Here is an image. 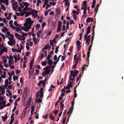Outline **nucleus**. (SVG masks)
I'll return each instance as SVG.
<instances>
[{"instance_id":"obj_1","label":"nucleus","mask_w":124,"mask_h":124,"mask_svg":"<svg viewBox=\"0 0 124 124\" xmlns=\"http://www.w3.org/2000/svg\"><path fill=\"white\" fill-rule=\"evenodd\" d=\"M33 22V21H31V18H27L26 20L25 23L24 24L25 27H22L21 29L19 30V31L18 32L21 33L22 34V33L23 32L21 31L23 29L25 31H28L30 29L31 26Z\"/></svg>"},{"instance_id":"obj_2","label":"nucleus","mask_w":124,"mask_h":124,"mask_svg":"<svg viewBox=\"0 0 124 124\" xmlns=\"http://www.w3.org/2000/svg\"><path fill=\"white\" fill-rule=\"evenodd\" d=\"M79 72V71L74 70L70 71V75L69 78L71 81H73L75 77L77 76V74Z\"/></svg>"},{"instance_id":"obj_3","label":"nucleus","mask_w":124,"mask_h":124,"mask_svg":"<svg viewBox=\"0 0 124 124\" xmlns=\"http://www.w3.org/2000/svg\"><path fill=\"white\" fill-rule=\"evenodd\" d=\"M7 37H8V39L9 40V41H8V44L10 46L14 45L15 44V41L14 39L12 38H11L10 37H8V36Z\"/></svg>"},{"instance_id":"obj_4","label":"nucleus","mask_w":124,"mask_h":124,"mask_svg":"<svg viewBox=\"0 0 124 124\" xmlns=\"http://www.w3.org/2000/svg\"><path fill=\"white\" fill-rule=\"evenodd\" d=\"M0 54H2L4 52H7V48L4 47L3 46L1 45H0Z\"/></svg>"},{"instance_id":"obj_5","label":"nucleus","mask_w":124,"mask_h":124,"mask_svg":"<svg viewBox=\"0 0 124 124\" xmlns=\"http://www.w3.org/2000/svg\"><path fill=\"white\" fill-rule=\"evenodd\" d=\"M31 10V14L32 16H33L34 18L37 17L38 16V15H37L38 11L36 10H34L33 9Z\"/></svg>"},{"instance_id":"obj_6","label":"nucleus","mask_w":124,"mask_h":124,"mask_svg":"<svg viewBox=\"0 0 124 124\" xmlns=\"http://www.w3.org/2000/svg\"><path fill=\"white\" fill-rule=\"evenodd\" d=\"M22 3L25 6V8L23 9V10H26L28 11L30 9H31V8L29 9L28 8V6L29 5V4L27 2H22Z\"/></svg>"},{"instance_id":"obj_7","label":"nucleus","mask_w":124,"mask_h":124,"mask_svg":"<svg viewBox=\"0 0 124 124\" xmlns=\"http://www.w3.org/2000/svg\"><path fill=\"white\" fill-rule=\"evenodd\" d=\"M50 68V67L49 66H46L44 68V70L45 71V73L46 75L48 74L51 71V70L49 69Z\"/></svg>"},{"instance_id":"obj_8","label":"nucleus","mask_w":124,"mask_h":124,"mask_svg":"<svg viewBox=\"0 0 124 124\" xmlns=\"http://www.w3.org/2000/svg\"><path fill=\"white\" fill-rule=\"evenodd\" d=\"M44 89L42 87H41L40 88V90H39V93H40V95L39 96L41 98H42L43 96V93L44 92L42 91H44Z\"/></svg>"},{"instance_id":"obj_9","label":"nucleus","mask_w":124,"mask_h":124,"mask_svg":"<svg viewBox=\"0 0 124 124\" xmlns=\"http://www.w3.org/2000/svg\"><path fill=\"white\" fill-rule=\"evenodd\" d=\"M62 55H60L59 56L58 59H57V60L55 62H54V65L52 66V68H54L55 66V65H56L57 62L59 61V59L60 58L61 56Z\"/></svg>"},{"instance_id":"obj_10","label":"nucleus","mask_w":124,"mask_h":124,"mask_svg":"<svg viewBox=\"0 0 124 124\" xmlns=\"http://www.w3.org/2000/svg\"><path fill=\"white\" fill-rule=\"evenodd\" d=\"M93 22V19L92 18L90 17H88L87 18L86 21L87 23H88L90 22Z\"/></svg>"},{"instance_id":"obj_11","label":"nucleus","mask_w":124,"mask_h":124,"mask_svg":"<svg viewBox=\"0 0 124 124\" xmlns=\"http://www.w3.org/2000/svg\"><path fill=\"white\" fill-rule=\"evenodd\" d=\"M76 11L75 10H73L72 11V13L73 14H72V16L74 17V19L75 20H77L76 16Z\"/></svg>"},{"instance_id":"obj_12","label":"nucleus","mask_w":124,"mask_h":124,"mask_svg":"<svg viewBox=\"0 0 124 124\" xmlns=\"http://www.w3.org/2000/svg\"><path fill=\"white\" fill-rule=\"evenodd\" d=\"M8 0H0V2L1 3H5L6 5L7 6L8 5Z\"/></svg>"},{"instance_id":"obj_13","label":"nucleus","mask_w":124,"mask_h":124,"mask_svg":"<svg viewBox=\"0 0 124 124\" xmlns=\"http://www.w3.org/2000/svg\"><path fill=\"white\" fill-rule=\"evenodd\" d=\"M39 97V91L36 94V98H38V99H35V102H37L38 103H39V98H38Z\"/></svg>"},{"instance_id":"obj_14","label":"nucleus","mask_w":124,"mask_h":124,"mask_svg":"<svg viewBox=\"0 0 124 124\" xmlns=\"http://www.w3.org/2000/svg\"><path fill=\"white\" fill-rule=\"evenodd\" d=\"M28 88L27 87H25L24 88V92L23 93V95H26L27 94Z\"/></svg>"},{"instance_id":"obj_15","label":"nucleus","mask_w":124,"mask_h":124,"mask_svg":"<svg viewBox=\"0 0 124 124\" xmlns=\"http://www.w3.org/2000/svg\"><path fill=\"white\" fill-rule=\"evenodd\" d=\"M0 21L3 22L4 23H7V22L6 19L4 18L1 17H0Z\"/></svg>"},{"instance_id":"obj_16","label":"nucleus","mask_w":124,"mask_h":124,"mask_svg":"<svg viewBox=\"0 0 124 124\" xmlns=\"http://www.w3.org/2000/svg\"><path fill=\"white\" fill-rule=\"evenodd\" d=\"M34 61L33 60H32L30 63V69H31L32 66L34 63Z\"/></svg>"},{"instance_id":"obj_17","label":"nucleus","mask_w":124,"mask_h":124,"mask_svg":"<svg viewBox=\"0 0 124 124\" xmlns=\"http://www.w3.org/2000/svg\"><path fill=\"white\" fill-rule=\"evenodd\" d=\"M1 117L3 121H5L8 118L7 116L6 115H5L4 117L3 116H2Z\"/></svg>"},{"instance_id":"obj_18","label":"nucleus","mask_w":124,"mask_h":124,"mask_svg":"<svg viewBox=\"0 0 124 124\" xmlns=\"http://www.w3.org/2000/svg\"><path fill=\"white\" fill-rule=\"evenodd\" d=\"M12 14V13H9L8 14V16H6L7 19L8 20H10V19L11 18V16Z\"/></svg>"},{"instance_id":"obj_19","label":"nucleus","mask_w":124,"mask_h":124,"mask_svg":"<svg viewBox=\"0 0 124 124\" xmlns=\"http://www.w3.org/2000/svg\"><path fill=\"white\" fill-rule=\"evenodd\" d=\"M8 62L9 66H10V65H11V64H13L14 63L13 60L9 59L8 61Z\"/></svg>"},{"instance_id":"obj_20","label":"nucleus","mask_w":124,"mask_h":124,"mask_svg":"<svg viewBox=\"0 0 124 124\" xmlns=\"http://www.w3.org/2000/svg\"><path fill=\"white\" fill-rule=\"evenodd\" d=\"M90 51H88V53H87V57L86 58V59L87 60H88V62L89 63V58L90 57Z\"/></svg>"},{"instance_id":"obj_21","label":"nucleus","mask_w":124,"mask_h":124,"mask_svg":"<svg viewBox=\"0 0 124 124\" xmlns=\"http://www.w3.org/2000/svg\"><path fill=\"white\" fill-rule=\"evenodd\" d=\"M47 63V62L46 61H41V65L43 66H45L46 65V64Z\"/></svg>"},{"instance_id":"obj_22","label":"nucleus","mask_w":124,"mask_h":124,"mask_svg":"<svg viewBox=\"0 0 124 124\" xmlns=\"http://www.w3.org/2000/svg\"><path fill=\"white\" fill-rule=\"evenodd\" d=\"M56 12H57L56 14L59 15L60 14L61 11L59 9H56Z\"/></svg>"},{"instance_id":"obj_23","label":"nucleus","mask_w":124,"mask_h":124,"mask_svg":"<svg viewBox=\"0 0 124 124\" xmlns=\"http://www.w3.org/2000/svg\"><path fill=\"white\" fill-rule=\"evenodd\" d=\"M26 10H23V9L22 10V12L21 13H20V16H23L24 14L25 13H26Z\"/></svg>"},{"instance_id":"obj_24","label":"nucleus","mask_w":124,"mask_h":124,"mask_svg":"<svg viewBox=\"0 0 124 124\" xmlns=\"http://www.w3.org/2000/svg\"><path fill=\"white\" fill-rule=\"evenodd\" d=\"M52 18L51 17H49L48 19V25L49 26H50L51 25V23L50 25H49V23H50L52 22Z\"/></svg>"},{"instance_id":"obj_25","label":"nucleus","mask_w":124,"mask_h":124,"mask_svg":"<svg viewBox=\"0 0 124 124\" xmlns=\"http://www.w3.org/2000/svg\"><path fill=\"white\" fill-rule=\"evenodd\" d=\"M5 87H7L8 85V79H7L5 81Z\"/></svg>"},{"instance_id":"obj_26","label":"nucleus","mask_w":124,"mask_h":124,"mask_svg":"<svg viewBox=\"0 0 124 124\" xmlns=\"http://www.w3.org/2000/svg\"><path fill=\"white\" fill-rule=\"evenodd\" d=\"M15 35L16 37L18 39H19L20 38V37H21L20 35L16 33L15 34Z\"/></svg>"},{"instance_id":"obj_27","label":"nucleus","mask_w":124,"mask_h":124,"mask_svg":"<svg viewBox=\"0 0 124 124\" xmlns=\"http://www.w3.org/2000/svg\"><path fill=\"white\" fill-rule=\"evenodd\" d=\"M33 40L35 44H37V40L35 38V37H34L33 38Z\"/></svg>"},{"instance_id":"obj_28","label":"nucleus","mask_w":124,"mask_h":124,"mask_svg":"<svg viewBox=\"0 0 124 124\" xmlns=\"http://www.w3.org/2000/svg\"><path fill=\"white\" fill-rule=\"evenodd\" d=\"M25 37H24L23 36H21V37H20V38L19 39L20 40H25Z\"/></svg>"},{"instance_id":"obj_29","label":"nucleus","mask_w":124,"mask_h":124,"mask_svg":"<svg viewBox=\"0 0 124 124\" xmlns=\"http://www.w3.org/2000/svg\"><path fill=\"white\" fill-rule=\"evenodd\" d=\"M91 32L90 30L89 29H87L86 30V34H85V35H86V36L87 35H88Z\"/></svg>"},{"instance_id":"obj_30","label":"nucleus","mask_w":124,"mask_h":124,"mask_svg":"<svg viewBox=\"0 0 124 124\" xmlns=\"http://www.w3.org/2000/svg\"><path fill=\"white\" fill-rule=\"evenodd\" d=\"M71 109H73V107L72 108L71 107H70V108L69 109V111L67 113V114L68 115V114L69 113H70V114H71V113L72 112V110H71Z\"/></svg>"},{"instance_id":"obj_31","label":"nucleus","mask_w":124,"mask_h":124,"mask_svg":"<svg viewBox=\"0 0 124 124\" xmlns=\"http://www.w3.org/2000/svg\"><path fill=\"white\" fill-rule=\"evenodd\" d=\"M40 81H42L41 83V84H42V86L43 87L45 86L46 85H45V84H46V83L45 82H44L43 80H41Z\"/></svg>"},{"instance_id":"obj_32","label":"nucleus","mask_w":124,"mask_h":124,"mask_svg":"<svg viewBox=\"0 0 124 124\" xmlns=\"http://www.w3.org/2000/svg\"><path fill=\"white\" fill-rule=\"evenodd\" d=\"M58 27H61L62 26V22L60 21H59L58 22Z\"/></svg>"},{"instance_id":"obj_33","label":"nucleus","mask_w":124,"mask_h":124,"mask_svg":"<svg viewBox=\"0 0 124 124\" xmlns=\"http://www.w3.org/2000/svg\"><path fill=\"white\" fill-rule=\"evenodd\" d=\"M26 14L25 15L26 17H27L29 16L31 14V11H30L29 12H27V11H26Z\"/></svg>"},{"instance_id":"obj_34","label":"nucleus","mask_w":124,"mask_h":124,"mask_svg":"<svg viewBox=\"0 0 124 124\" xmlns=\"http://www.w3.org/2000/svg\"><path fill=\"white\" fill-rule=\"evenodd\" d=\"M67 26L66 27V29L67 30L69 29V23L68 21H67L66 23Z\"/></svg>"},{"instance_id":"obj_35","label":"nucleus","mask_w":124,"mask_h":124,"mask_svg":"<svg viewBox=\"0 0 124 124\" xmlns=\"http://www.w3.org/2000/svg\"><path fill=\"white\" fill-rule=\"evenodd\" d=\"M48 114H47L46 115H44L42 116V117L44 118V119H47V117L48 116Z\"/></svg>"},{"instance_id":"obj_36","label":"nucleus","mask_w":124,"mask_h":124,"mask_svg":"<svg viewBox=\"0 0 124 124\" xmlns=\"http://www.w3.org/2000/svg\"><path fill=\"white\" fill-rule=\"evenodd\" d=\"M59 47L58 46H57L55 47V52L56 53H57L58 52Z\"/></svg>"},{"instance_id":"obj_37","label":"nucleus","mask_w":124,"mask_h":124,"mask_svg":"<svg viewBox=\"0 0 124 124\" xmlns=\"http://www.w3.org/2000/svg\"><path fill=\"white\" fill-rule=\"evenodd\" d=\"M61 27H58L56 31L57 32H60V31L61 30Z\"/></svg>"},{"instance_id":"obj_38","label":"nucleus","mask_w":124,"mask_h":124,"mask_svg":"<svg viewBox=\"0 0 124 124\" xmlns=\"http://www.w3.org/2000/svg\"><path fill=\"white\" fill-rule=\"evenodd\" d=\"M26 108H24V109L23 112L22 113V114L24 115H25V114L26 113V112L27 109H26Z\"/></svg>"},{"instance_id":"obj_39","label":"nucleus","mask_w":124,"mask_h":124,"mask_svg":"<svg viewBox=\"0 0 124 124\" xmlns=\"http://www.w3.org/2000/svg\"><path fill=\"white\" fill-rule=\"evenodd\" d=\"M81 42L77 40L76 43V44L77 46H80V44Z\"/></svg>"},{"instance_id":"obj_40","label":"nucleus","mask_w":124,"mask_h":124,"mask_svg":"<svg viewBox=\"0 0 124 124\" xmlns=\"http://www.w3.org/2000/svg\"><path fill=\"white\" fill-rule=\"evenodd\" d=\"M13 56L14 59L15 60H17L16 54L15 53H14L13 55Z\"/></svg>"},{"instance_id":"obj_41","label":"nucleus","mask_w":124,"mask_h":124,"mask_svg":"<svg viewBox=\"0 0 124 124\" xmlns=\"http://www.w3.org/2000/svg\"><path fill=\"white\" fill-rule=\"evenodd\" d=\"M90 39H87L85 41V44L86 45H88L89 43V42L90 41Z\"/></svg>"},{"instance_id":"obj_42","label":"nucleus","mask_w":124,"mask_h":124,"mask_svg":"<svg viewBox=\"0 0 124 124\" xmlns=\"http://www.w3.org/2000/svg\"><path fill=\"white\" fill-rule=\"evenodd\" d=\"M50 116L49 117V118L52 120H53L54 119V118L53 117V116L51 114V113H50Z\"/></svg>"},{"instance_id":"obj_43","label":"nucleus","mask_w":124,"mask_h":124,"mask_svg":"<svg viewBox=\"0 0 124 124\" xmlns=\"http://www.w3.org/2000/svg\"><path fill=\"white\" fill-rule=\"evenodd\" d=\"M27 33H24V32H22V35H23V36L24 37H25V36H26L27 35Z\"/></svg>"},{"instance_id":"obj_44","label":"nucleus","mask_w":124,"mask_h":124,"mask_svg":"<svg viewBox=\"0 0 124 124\" xmlns=\"http://www.w3.org/2000/svg\"><path fill=\"white\" fill-rule=\"evenodd\" d=\"M31 97H30L29 98L28 103H29V104H30L31 103Z\"/></svg>"},{"instance_id":"obj_45","label":"nucleus","mask_w":124,"mask_h":124,"mask_svg":"<svg viewBox=\"0 0 124 124\" xmlns=\"http://www.w3.org/2000/svg\"><path fill=\"white\" fill-rule=\"evenodd\" d=\"M17 79L18 78L17 76H14L13 77V79L14 81H15V80H17Z\"/></svg>"},{"instance_id":"obj_46","label":"nucleus","mask_w":124,"mask_h":124,"mask_svg":"<svg viewBox=\"0 0 124 124\" xmlns=\"http://www.w3.org/2000/svg\"><path fill=\"white\" fill-rule=\"evenodd\" d=\"M66 119V117H65L63 118L62 120V122L63 124H64L65 123V122Z\"/></svg>"},{"instance_id":"obj_47","label":"nucleus","mask_w":124,"mask_h":124,"mask_svg":"<svg viewBox=\"0 0 124 124\" xmlns=\"http://www.w3.org/2000/svg\"><path fill=\"white\" fill-rule=\"evenodd\" d=\"M49 61L48 62V63L50 65H52L53 63L52 62V61L51 60H49Z\"/></svg>"},{"instance_id":"obj_48","label":"nucleus","mask_w":124,"mask_h":124,"mask_svg":"<svg viewBox=\"0 0 124 124\" xmlns=\"http://www.w3.org/2000/svg\"><path fill=\"white\" fill-rule=\"evenodd\" d=\"M1 8L4 11H5L6 10V8L5 6L3 5H2L1 6Z\"/></svg>"},{"instance_id":"obj_49","label":"nucleus","mask_w":124,"mask_h":124,"mask_svg":"<svg viewBox=\"0 0 124 124\" xmlns=\"http://www.w3.org/2000/svg\"><path fill=\"white\" fill-rule=\"evenodd\" d=\"M16 73L17 74H18L19 73H20L21 71L20 70H16Z\"/></svg>"},{"instance_id":"obj_50","label":"nucleus","mask_w":124,"mask_h":124,"mask_svg":"<svg viewBox=\"0 0 124 124\" xmlns=\"http://www.w3.org/2000/svg\"><path fill=\"white\" fill-rule=\"evenodd\" d=\"M12 51L13 52H16V51L17 49H16V48H12L11 49Z\"/></svg>"},{"instance_id":"obj_51","label":"nucleus","mask_w":124,"mask_h":124,"mask_svg":"<svg viewBox=\"0 0 124 124\" xmlns=\"http://www.w3.org/2000/svg\"><path fill=\"white\" fill-rule=\"evenodd\" d=\"M98 10V8H95L94 11L95 12V16L96 15V13H97Z\"/></svg>"},{"instance_id":"obj_52","label":"nucleus","mask_w":124,"mask_h":124,"mask_svg":"<svg viewBox=\"0 0 124 124\" xmlns=\"http://www.w3.org/2000/svg\"><path fill=\"white\" fill-rule=\"evenodd\" d=\"M49 42H50V45H51L52 46H54V43L53 42H52V40H50Z\"/></svg>"},{"instance_id":"obj_53","label":"nucleus","mask_w":124,"mask_h":124,"mask_svg":"<svg viewBox=\"0 0 124 124\" xmlns=\"http://www.w3.org/2000/svg\"><path fill=\"white\" fill-rule=\"evenodd\" d=\"M52 56L50 54H48V56L47 57V59L48 60H49L50 59V58Z\"/></svg>"},{"instance_id":"obj_54","label":"nucleus","mask_w":124,"mask_h":124,"mask_svg":"<svg viewBox=\"0 0 124 124\" xmlns=\"http://www.w3.org/2000/svg\"><path fill=\"white\" fill-rule=\"evenodd\" d=\"M10 105V103H8L7 105H5V106H4L2 108H0V109H2L3 108H4V107H6V106H9Z\"/></svg>"},{"instance_id":"obj_55","label":"nucleus","mask_w":124,"mask_h":124,"mask_svg":"<svg viewBox=\"0 0 124 124\" xmlns=\"http://www.w3.org/2000/svg\"><path fill=\"white\" fill-rule=\"evenodd\" d=\"M12 5L13 6H14L15 5H16L17 4V2L15 1L12 3Z\"/></svg>"},{"instance_id":"obj_56","label":"nucleus","mask_w":124,"mask_h":124,"mask_svg":"<svg viewBox=\"0 0 124 124\" xmlns=\"http://www.w3.org/2000/svg\"><path fill=\"white\" fill-rule=\"evenodd\" d=\"M14 121V118H12L10 122H9V124H12L13 122Z\"/></svg>"},{"instance_id":"obj_57","label":"nucleus","mask_w":124,"mask_h":124,"mask_svg":"<svg viewBox=\"0 0 124 124\" xmlns=\"http://www.w3.org/2000/svg\"><path fill=\"white\" fill-rule=\"evenodd\" d=\"M0 35H1V36L4 39H5V36L4 35V34L2 33H0Z\"/></svg>"},{"instance_id":"obj_58","label":"nucleus","mask_w":124,"mask_h":124,"mask_svg":"<svg viewBox=\"0 0 124 124\" xmlns=\"http://www.w3.org/2000/svg\"><path fill=\"white\" fill-rule=\"evenodd\" d=\"M59 111V110H55L53 112H54V114H58Z\"/></svg>"},{"instance_id":"obj_59","label":"nucleus","mask_w":124,"mask_h":124,"mask_svg":"<svg viewBox=\"0 0 124 124\" xmlns=\"http://www.w3.org/2000/svg\"><path fill=\"white\" fill-rule=\"evenodd\" d=\"M85 35H85L84 37L85 40V41L87 39H88V38H87V36L88 35H86V36H85Z\"/></svg>"},{"instance_id":"obj_60","label":"nucleus","mask_w":124,"mask_h":124,"mask_svg":"<svg viewBox=\"0 0 124 124\" xmlns=\"http://www.w3.org/2000/svg\"><path fill=\"white\" fill-rule=\"evenodd\" d=\"M67 110L66 109H65L64 110V112H63V117H64V116L66 114V112H67Z\"/></svg>"},{"instance_id":"obj_61","label":"nucleus","mask_w":124,"mask_h":124,"mask_svg":"<svg viewBox=\"0 0 124 124\" xmlns=\"http://www.w3.org/2000/svg\"><path fill=\"white\" fill-rule=\"evenodd\" d=\"M61 61H63L65 60V56H62L61 57Z\"/></svg>"},{"instance_id":"obj_62","label":"nucleus","mask_w":124,"mask_h":124,"mask_svg":"<svg viewBox=\"0 0 124 124\" xmlns=\"http://www.w3.org/2000/svg\"><path fill=\"white\" fill-rule=\"evenodd\" d=\"M10 27L11 28H12L13 29H14L16 28V27H14L11 24L10 25Z\"/></svg>"},{"instance_id":"obj_63","label":"nucleus","mask_w":124,"mask_h":124,"mask_svg":"<svg viewBox=\"0 0 124 124\" xmlns=\"http://www.w3.org/2000/svg\"><path fill=\"white\" fill-rule=\"evenodd\" d=\"M53 59L55 61L57 59V55H55L54 56Z\"/></svg>"},{"instance_id":"obj_64","label":"nucleus","mask_w":124,"mask_h":124,"mask_svg":"<svg viewBox=\"0 0 124 124\" xmlns=\"http://www.w3.org/2000/svg\"><path fill=\"white\" fill-rule=\"evenodd\" d=\"M46 25L45 22H44L42 24V26L43 27H44Z\"/></svg>"}]
</instances>
